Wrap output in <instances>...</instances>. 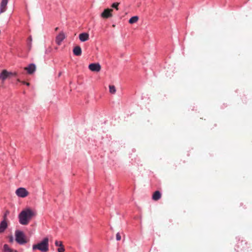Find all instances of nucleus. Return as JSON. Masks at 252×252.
I'll return each instance as SVG.
<instances>
[{
	"mask_svg": "<svg viewBox=\"0 0 252 252\" xmlns=\"http://www.w3.org/2000/svg\"><path fill=\"white\" fill-rule=\"evenodd\" d=\"M36 65L33 63H30L26 68L27 73L29 74H32L35 71Z\"/></svg>",
	"mask_w": 252,
	"mask_h": 252,
	"instance_id": "9",
	"label": "nucleus"
},
{
	"mask_svg": "<svg viewBox=\"0 0 252 252\" xmlns=\"http://www.w3.org/2000/svg\"><path fill=\"white\" fill-rule=\"evenodd\" d=\"M9 214V212L8 211H6L3 216V220H5L7 221V216Z\"/></svg>",
	"mask_w": 252,
	"mask_h": 252,
	"instance_id": "20",
	"label": "nucleus"
},
{
	"mask_svg": "<svg viewBox=\"0 0 252 252\" xmlns=\"http://www.w3.org/2000/svg\"><path fill=\"white\" fill-rule=\"evenodd\" d=\"M12 75V72H8L6 70L4 69L0 73V79H1L2 81H4Z\"/></svg>",
	"mask_w": 252,
	"mask_h": 252,
	"instance_id": "8",
	"label": "nucleus"
},
{
	"mask_svg": "<svg viewBox=\"0 0 252 252\" xmlns=\"http://www.w3.org/2000/svg\"><path fill=\"white\" fill-rule=\"evenodd\" d=\"M64 250H64L63 246L62 247H60V248H58V252H63L64 251Z\"/></svg>",
	"mask_w": 252,
	"mask_h": 252,
	"instance_id": "23",
	"label": "nucleus"
},
{
	"mask_svg": "<svg viewBox=\"0 0 252 252\" xmlns=\"http://www.w3.org/2000/svg\"><path fill=\"white\" fill-rule=\"evenodd\" d=\"M65 37V34L63 32H60L56 37V43L58 45H61L62 41L64 39Z\"/></svg>",
	"mask_w": 252,
	"mask_h": 252,
	"instance_id": "7",
	"label": "nucleus"
},
{
	"mask_svg": "<svg viewBox=\"0 0 252 252\" xmlns=\"http://www.w3.org/2000/svg\"><path fill=\"white\" fill-rule=\"evenodd\" d=\"M4 252H11V250L8 248L7 245L4 246Z\"/></svg>",
	"mask_w": 252,
	"mask_h": 252,
	"instance_id": "22",
	"label": "nucleus"
},
{
	"mask_svg": "<svg viewBox=\"0 0 252 252\" xmlns=\"http://www.w3.org/2000/svg\"><path fill=\"white\" fill-rule=\"evenodd\" d=\"M48 52V51L47 50H46L45 53H47Z\"/></svg>",
	"mask_w": 252,
	"mask_h": 252,
	"instance_id": "27",
	"label": "nucleus"
},
{
	"mask_svg": "<svg viewBox=\"0 0 252 252\" xmlns=\"http://www.w3.org/2000/svg\"><path fill=\"white\" fill-rule=\"evenodd\" d=\"M113 11V9H105L103 10V11L101 14V16L103 18H109L112 16V12Z\"/></svg>",
	"mask_w": 252,
	"mask_h": 252,
	"instance_id": "6",
	"label": "nucleus"
},
{
	"mask_svg": "<svg viewBox=\"0 0 252 252\" xmlns=\"http://www.w3.org/2000/svg\"><path fill=\"white\" fill-rule=\"evenodd\" d=\"M55 244L57 247H62L63 246L62 242H61V241H56Z\"/></svg>",
	"mask_w": 252,
	"mask_h": 252,
	"instance_id": "21",
	"label": "nucleus"
},
{
	"mask_svg": "<svg viewBox=\"0 0 252 252\" xmlns=\"http://www.w3.org/2000/svg\"><path fill=\"white\" fill-rule=\"evenodd\" d=\"M7 9V7L5 6H2V5L0 4V14L2 13L5 12Z\"/></svg>",
	"mask_w": 252,
	"mask_h": 252,
	"instance_id": "17",
	"label": "nucleus"
},
{
	"mask_svg": "<svg viewBox=\"0 0 252 252\" xmlns=\"http://www.w3.org/2000/svg\"><path fill=\"white\" fill-rule=\"evenodd\" d=\"M120 3L119 2H114L112 4L111 7L113 8L116 9L117 10H118V6Z\"/></svg>",
	"mask_w": 252,
	"mask_h": 252,
	"instance_id": "18",
	"label": "nucleus"
},
{
	"mask_svg": "<svg viewBox=\"0 0 252 252\" xmlns=\"http://www.w3.org/2000/svg\"><path fill=\"white\" fill-rule=\"evenodd\" d=\"M72 52L75 56H80L82 54V49L79 46H76L74 47Z\"/></svg>",
	"mask_w": 252,
	"mask_h": 252,
	"instance_id": "11",
	"label": "nucleus"
},
{
	"mask_svg": "<svg viewBox=\"0 0 252 252\" xmlns=\"http://www.w3.org/2000/svg\"><path fill=\"white\" fill-rule=\"evenodd\" d=\"M89 69L93 72H99L101 69V65L98 63H90L88 66Z\"/></svg>",
	"mask_w": 252,
	"mask_h": 252,
	"instance_id": "5",
	"label": "nucleus"
},
{
	"mask_svg": "<svg viewBox=\"0 0 252 252\" xmlns=\"http://www.w3.org/2000/svg\"><path fill=\"white\" fill-rule=\"evenodd\" d=\"M34 215V212L30 209L23 210L18 217L20 223L22 225H27Z\"/></svg>",
	"mask_w": 252,
	"mask_h": 252,
	"instance_id": "1",
	"label": "nucleus"
},
{
	"mask_svg": "<svg viewBox=\"0 0 252 252\" xmlns=\"http://www.w3.org/2000/svg\"><path fill=\"white\" fill-rule=\"evenodd\" d=\"M139 17L137 16L131 17L128 20L129 23L132 24L136 23L138 20Z\"/></svg>",
	"mask_w": 252,
	"mask_h": 252,
	"instance_id": "14",
	"label": "nucleus"
},
{
	"mask_svg": "<svg viewBox=\"0 0 252 252\" xmlns=\"http://www.w3.org/2000/svg\"><path fill=\"white\" fill-rule=\"evenodd\" d=\"M116 239L117 241H120L121 239V236L119 233H117L116 234Z\"/></svg>",
	"mask_w": 252,
	"mask_h": 252,
	"instance_id": "24",
	"label": "nucleus"
},
{
	"mask_svg": "<svg viewBox=\"0 0 252 252\" xmlns=\"http://www.w3.org/2000/svg\"><path fill=\"white\" fill-rule=\"evenodd\" d=\"M8 0H2L0 4L2 5V6H5L7 7V4L8 3Z\"/></svg>",
	"mask_w": 252,
	"mask_h": 252,
	"instance_id": "19",
	"label": "nucleus"
},
{
	"mask_svg": "<svg viewBox=\"0 0 252 252\" xmlns=\"http://www.w3.org/2000/svg\"><path fill=\"white\" fill-rule=\"evenodd\" d=\"M161 195L160 192L159 191L157 190V191H156L153 193V195L152 196V199L154 200L157 201L161 198Z\"/></svg>",
	"mask_w": 252,
	"mask_h": 252,
	"instance_id": "13",
	"label": "nucleus"
},
{
	"mask_svg": "<svg viewBox=\"0 0 252 252\" xmlns=\"http://www.w3.org/2000/svg\"><path fill=\"white\" fill-rule=\"evenodd\" d=\"M61 75H62V72H59V74H58V76H59V77H60V76H61Z\"/></svg>",
	"mask_w": 252,
	"mask_h": 252,
	"instance_id": "26",
	"label": "nucleus"
},
{
	"mask_svg": "<svg viewBox=\"0 0 252 252\" xmlns=\"http://www.w3.org/2000/svg\"><path fill=\"white\" fill-rule=\"evenodd\" d=\"M49 239L47 237L44 238L40 243L33 245L32 250L33 251L38 250L42 252H47L49 250Z\"/></svg>",
	"mask_w": 252,
	"mask_h": 252,
	"instance_id": "2",
	"label": "nucleus"
},
{
	"mask_svg": "<svg viewBox=\"0 0 252 252\" xmlns=\"http://www.w3.org/2000/svg\"><path fill=\"white\" fill-rule=\"evenodd\" d=\"M15 193L18 196L22 198L26 197L29 194V192L24 188H18L16 189Z\"/></svg>",
	"mask_w": 252,
	"mask_h": 252,
	"instance_id": "4",
	"label": "nucleus"
},
{
	"mask_svg": "<svg viewBox=\"0 0 252 252\" xmlns=\"http://www.w3.org/2000/svg\"><path fill=\"white\" fill-rule=\"evenodd\" d=\"M25 83V84H26L27 86H28L30 85V83H29L26 82V83Z\"/></svg>",
	"mask_w": 252,
	"mask_h": 252,
	"instance_id": "25",
	"label": "nucleus"
},
{
	"mask_svg": "<svg viewBox=\"0 0 252 252\" xmlns=\"http://www.w3.org/2000/svg\"><path fill=\"white\" fill-rule=\"evenodd\" d=\"M32 37L31 36H30L28 38V46H29L30 49L32 47Z\"/></svg>",
	"mask_w": 252,
	"mask_h": 252,
	"instance_id": "16",
	"label": "nucleus"
},
{
	"mask_svg": "<svg viewBox=\"0 0 252 252\" xmlns=\"http://www.w3.org/2000/svg\"><path fill=\"white\" fill-rule=\"evenodd\" d=\"M58 30V28L57 27V28H56L55 30L57 31Z\"/></svg>",
	"mask_w": 252,
	"mask_h": 252,
	"instance_id": "28",
	"label": "nucleus"
},
{
	"mask_svg": "<svg viewBox=\"0 0 252 252\" xmlns=\"http://www.w3.org/2000/svg\"><path fill=\"white\" fill-rule=\"evenodd\" d=\"M15 240L20 244L22 245L27 243L24 233L19 230L15 231Z\"/></svg>",
	"mask_w": 252,
	"mask_h": 252,
	"instance_id": "3",
	"label": "nucleus"
},
{
	"mask_svg": "<svg viewBox=\"0 0 252 252\" xmlns=\"http://www.w3.org/2000/svg\"><path fill=\"white\" fill-rule=\"evenodd\" d=\"M109 92L111 94H114L116 92V88L114 85H109Z\"/></svg>",
	"mask_w": 252,
	"mask_h": 252,
	"instance_id": "15",
	"label": "nucleus"
},
{
	"mask_svg": "<svg viewBox=\"0 0 252 252\" xmlns=\"http://www.w3.org/2000/svg\"><path fill=\"white\" fill-rule=\"evenodd\" d=\"M79 38L81 42H85L89 40V34L87 32L81 33L79 35Z\"/></svg>",
	"mask_w": 252,
	"mask_h": 252,
	"instance_id": "10",
	"label": "nucleus"
},
{
	"mask_svg": "<svg viewBox=\"0 0 252 252\" xmlns=\"http://www.w3.org/2000/svg\"><path fill=\"white\" fill-rule=\"evenodd\" d=\"M7 221L5 220L1 221L0 223V233L4 232V231L7 228Z\"/></svg>",
	"mask_w": 252,
	"mask_h": 252,
	"instance_id": "12",
	"label": "nucleus"
}]
</instances>
